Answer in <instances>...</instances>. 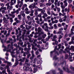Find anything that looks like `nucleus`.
<instances>
[{"label": "nucleus", "instance_id": "1", "mask_svg": "<svg viewBox=\"0 0 74 74\" xmlns=\"http://www.w3.org/2000/svg\"><path fill=\"white\" fill-rule=\"evenodd\" d=\"M12 46H13V45L12 44L10 46V45H8V47L7 48V47L5 46L4 45H2V47L4 48V49H3L4 52H5V51H7V52H10L11 53V55L13 58L15 57V58L17 59L15 60L16 62L14 65V67H15V66H16L19 64V62H18V58H17V56L16 57V56L13 55V53H14V51H11V48H12V49H13V47H12Z\"/></svg>", "mask_w": 74, "mask_h": 74}, {"label": "nucleus", "instance_id": "2", "mask_svg": "<svg viewBox=\"0 0 74 74\" xmlns=\"http://www.w3.org/2000/svg\"><path fill=\"white\" fill-rule=\"evenodd\" d=\"M29 67L30 65L24 66L23 67V69L24 71L25 70L26 71H30V72H33L32 69L31 68H29Z\"/></svg>", "mask_w": 74, "mask_h": 74}, {"label": "nucleus", "instance_id": "3", "mask_svg": "<svg viewBox=\"0 0 74 74\" xmlns=\"http://www.w3.org/2000/svg\"><path fill=\"white\" fill-rule=\"evenodd\" d=\"M22 35V34L21 33H19L18 35L17 36V40H19V42L18 43V45H23V42H22V41L21 40V37H20V38L18 39V38H19V36H21Z\"/></svg>", "mask_w": 74, "mask_h": 74}, {"label": "nucleus", "instance_id": "4", "mask_svg": "<svg viewBox=\"0 0 74 74\" xmlns=\"http://www.w3.org/2000/svg\"><path fill=\"white\" fill-rule=\"evenodd\" d=\"M69 50L70 51H73V52L74 51V46H72L71 47V48H69V47H66V49H65V51L66 52H69V51H68L67 50Z\"/></svg>", "mask_w": 74, "mask_h": 74}, {"label": "nucleus", "instance_id": "5", "mask_svg": "<svg viewBox=\"0 0 74 74\" xmlns=\"http://www.w3.org/2000/svg\"><path fill=\"white\" fill-rule=\"evenodd\" d=\"M63 70L65 72H67L68 73H71V71H70L68 69V66H65L63 67Z\"/></svg>", "mask_w": 74, "mask_h": 74}, {"label": "nucleus", "instance_id": "6", "mask_svg": "<svg viewBox=\"0 0 74 74\" xmlns=\"http://www.w3.org/2000/svg\"><path fill=\"white\" fill-rule=\"evenodd\" d=\"M23 0H21V1H17V3L18 5H19V8H21L22 6L23 5Z\"/></svg>", "mask_w": 74, "mask_h": 74}, {"label": "nucleus", "instance_id": "7", "mask_svg": "<svg viewBox=\"0 0 74 74\" xmlns=\"http://www.w3.org/2000/svg\"><path fill=\"white\" fill-rule=\"evenodd\" d=\"M23 32L22 33L23 34L21 38L22 40H23V41H24V36H25L24 35L25 34L26 32V30L25 29H23Z\"/></svg>", "mask_w": 74, "mask_h": 74}, {"label": "nucleus", "instance_id": "8", "mask_svg": "<svg viewBox=\"0 0 74 74\" xmlns=\"http://www.w3.org/2000/svg\"><path fill=\"white\" fill-rule=\"evenodd\" d=\"M74 36H73L71 37V42H69V44L70 45H71V44H74Z\"/></svg>", "mask_w": 74, "mask_h": 74}, {"label": "nucleus", "instance_id": "9", "mask_svg": "<svg viewBox=\"0 0 74 74\" xmlns=\"http://www.w3.org/2000/svg\"><path fill=\"white\" fill-rule=\"evenodd\" d=\"M42 63V61L40 59H38L37 60V64H41Z\"/></svg>", "mask_w": 74, "mask_h": 74}, {"label": "nucleus", "instance_id": "10", "mask_svg": "<svg viewBox=\"0 0 74 74\" xmlns=\"http://www.w3.org/2000/svg\"><path fill=\"white\" fill-rule=\"evenodd\" d=\"M24 12H25L23 10L21 11L20 12V14H22V16L23 18V19H25V14L24 13Z\"/></svg>", "mask_w": 74, "mask_h": 74}, {"label": "nucleus", "instance_id": "11", "mask_svg": "<svg viewBox=\"0 0 74 74\" xmlns=\"http://www.w3.org/2000/svg\"><path fill=\"white\" fill-rule=\"evenodd\" d=\"M5 68L7 69V71L8 73V74H10V73L11 72V71L10 70V68H9V66H7L5 67Z\"/></svg>", "mask_w": 74, "mask_h": 74}, {"label": "nucleus", "instance_id": "12", "mask_svg": "<svg viewBox=\"0 0 74 74\" xmlns=\"http://www.w3.org/2000/svg\"><path fill=\"white\" fill-rule=\"evenodd\" d=\"M29 60L26 59L25 61V66H30V64H29Z\"/></svg>", "mask_w": 74, "mask_h": 74}, {"label": "nucleus", "instance_id": "13", "mask_svg": "<svg viewBox=\"0 0 74 74\" xmlns=\"http://www.w3.org/2000/svg\"><path fill=\"white\" fill-rule=\"evenodd\" d=\"M48 29H49V27L48 26H46L45 27V28L44 30L46 32H51V31H49Z\"/></svg>", "mask_w": 74, "mask_h": 74}, {"label": "nucleus", "instance_id": "14", "mask_svg": "<svg viewBox=\"0 0 74 74\" xmlns=\"http://www.w3.org/2000/svg\"><path fill=\"white\" fill-rule=\"evenodd\" d=\"M3 19H10V17L8 16V14H6L5 16H4L3 17Z\"/></svg>", "mask_w": 74, "mask_h": 74}, {"label": "nucleus", "instance_id": "15", "mask_svg": "<svg viewBox=\"0 0 74 74\" xmlns=\"http://www.w3.org/2000/svg\"><path fill=\"white\" fill-rule=\"evenodd\" d=\"M48 43H46L45 45V47H44V48H43V47H42V49H47L48 48Z\"/></svg>", "mask_w": 74, "mask_h": 74}, {"label": "nucleus", "instance_id": "16", "mask_svg": "<svg viewBox=\"0 0 74 74\" xmlns=\"http://www.w3.org/2000/svg\"><path fill=\"white\" fill-rule=\"evenodd\" d=\"M41 31H42V29L40 27H39L38 28V33H40L41 32Z\"/></svg>", "mask_w": 74, "mask_h": 74}, {"label": "nucleus", "instance_id": "17", "mask_svg": "<svg viewBox=\"0 0 74 74\" xmlns=\"http://www.w3.org/2000/svg\"><path fill=\"white\" fill-rule=\"evenodd\" d=\"M52 5V3L49 2L48 3H46L45 4V6L46 7H48V6H51Z\"/></svg>", "mask_w": 74, "mask_h": 74}, {"label": "nucleus", "instance_id": "18", "mask_svg": "<svg viewBox=\"0 0 74 74\" xmlns=\"http://www.w3.org/2000/svg\"><path fill=\"white\" fill-rule=\"evenodd\" d=\"M27 6V4H23L22 6L23 7L21 8L22 10H25V8H26Z\"/></svg>", "mask_w": 74, "mask_h": 74}, {"label": "nucleus", "instance_id": "19", "mask_svg": "<svg viewBox=\"0 0 74 74\" xmlns=\"http://www.w3.org/2000/svg\"><path fill=\"white\" fill-rule=\"evenodd\" d=\"M32 49H34V50L35 51H37V49H38L37 48L35 47L34 46V45L32 44Z\"/></svg>", "mask_w": 74, "mask_h": 74}, {"label": "nucleus", "instance_id": "20", "mask_svg": "<svg viewBox=\"0 0 74 74\" xmlns=\"http://www.w3.org/2000/svg\"><path fill=\"white\" fill-rule=\"evenodd\" d=\"M57 35H55L53 36V39L52 40L53 41H55L56 40V38H57Z\"/></svg>", "mask_w": 74, "mask_h": 74}, {"label": "nucleus", "instance_id": "21", "mask_svg": "<svg viewBox=\"0 0 74 74\" xmlns=\"http://www.w3.org/2000/svg\"><path fill=\"white\" fill-rule=\"evenodd\" d=\"M63 3L64 4V5L65 7H67V5H68V3L67 2V1L64 0L63 1Z\"/></svg>", "mask_w": 74, "mask_h": 74}, {"label": "nucleus", "instance_id": "22", "mask_svg": "<svg viewBox=\"0 0 74 74\" xmlns=\"http://www.w3.org/2000/svg\"><path fill=\"white\" fill-rule=\"evenodd\" d=\"M24 50L25 51H27V52H26V55H27L28 54H29V50H27V47L25 48Z\"/></svg>", "mask_w": 74, "mask_h": 74}, {"label": "nucleus", "instance_id": "23", "mask_svg": "<svg viewBox=\"0 0 74 74\" xmlns=\"http://www.w3.org/2000/svg\"><path fill=\"white\" fill-rule=\"evenodd\" d=\"M64 10L65 12H67V13H69L70 12V8H68V9H67V8H65Z\"/></svg>", "mask_w": 74, "mask_h": 74}, {"label": "nucleus", "instance_id": "24", "mask_svg": "<svg viewBox=\"0 0 74 74\" xmlns=\"http://www.w3.org/2000/svg\"><path fill=\"white\" fill-rule=\"evenodd\" d=\"M25 58H24L23 59H20L19 61L21 62H25Z\"/></svg>", "mask_w": 74, "mask_h": 74}, {"label": "nucleus", "instance_id": "25", "mask_svg": "<svg viewBox=\"0 0 74 74\" xmlns=\"http://www.w3.org/2000/svg\"><path fill=\"white\" fill-rule=\"evenodd\" d=\"M51 15H54V16H57L58 14H55V13H54V12H53V11H51Z\"/></svg>", "mask_w": 74, "mask_h": 74}, {"label": "nucleus", "instance_id": "26", "mask_svg": "<svg viewBox=\"0 0 74 74\" xmlns=\"http://www.w3.org/2000/svg\"><path fill=\"white\" fill-rule=\"evenodd\" d=\"M66 21V19H60L59 20V21L60 22H65Z\"/></svg>", "mask_w": 74, "mask_h": 74}, {"label": "nucleus", "instance_id": "27", "mask_svg": "<svg viewBox=\"0 0 74 74\" xmlns=\"http://www.w3.org/2000/svg\"><path fill=\"white\" fill-rule=\"evenodd\" d=\"M32 56L30 58V59H31V60H32V59H33V58H34V56H35V55L34 54H32Z\"/></svg>", "mask_w": 74, "mask_h": 74}, {"label": "nucleus", "instance_id": "28", "mask_svg": "<svg viewBox=\"0 0 74 74\" xmlns=\"http://www.w3.org/2000/svg\"><path fill=\"white\" fill-rule=\"evenodd\" d=\"M55 41V42H53V45H54V47H55V45L58 44V42L57 41Z\"/></svg>", "mask_w": 74, "mask_h": 74}, {"label": "nucleus", "instance_id": "29", "mask_svg": "<svg viewBox=\"0 0 74 74\" xmlns=\"http://www.w3.org/2000/svg\"><path fill=\"white\" fill-rule=\"evenodd\" d=\"M3 21H4V23H7L8 22V21L6 19H3Z\"/></svg>", "mask_w": 74, "mask_h": 74}, {"label": "nucleus", "instance_id": "30", "mask_svg": "<svg viewBox=\"0 0 74 74\" xmlns=\"http://www.w3.org/2000/svg\"><path fill=\"white\" fill-rule=\"evenodd\" d=\"M37 5L35 3H34V4H33L32 8H31V10L32 9H34V8H36V5Z\"/></svg>", "mask_w": 74, "mask_h": 74}, {"label": "nucleus", "instance_id": "31", "mask_svg": "<svg viewBox=\"0 0 74 74\" xmlns=\"http://www.w3.org/2000/svg\"><path fill=\"white\" fill-rule=\"evenodd\" d=\"M5 6H7V10H8V9L9 8V7H10V3H7L5 5Z\"/></svg>", "mask_w": 74, "mask_h": 74}, {"label": "nucleus", "instance_id": "32", "mask_svg": "<svg viewBox=\"0 0 74 74\" xmlns=\"http://www.w3.org/2000/svg\"><path fill=\"white\" fill-rule=\"evenodd\" d=\"M62 45H63V43H62V44H59L58 45V49H60L61 48V46Z\"/></svg>", "mask_w": 74, "mask_h": 74}, {"label": "nucleus", "instance_id": "33", "mask_svg": "<svg viewBox=\"0 0 74 74\" xmlns=\"http://www.w3.org/2000/svg\"><path fill=\"white\" fill-rule=\"evenodd\" d=\"M44 34V32H40V33H39V35H38V37H40L41 36V34Z\"/></svg>", "mask_w": 74, "mask_h": 74}, {"label": "nucleus", "instance_id": "34", "mask_svg": "<svg viewBox=\"0 0 74 74\" xmlns=\"http://www.w3.org/2000/svg\"><path fill=\"white\" fill-rule=\"evenodd\" d=\"M67 51H69V52H68V51H66L67 52H68V53H69V55H70V56H73V54H74V53H70V50H69V49L67 50Z\"/></svg>", "mask_w": 74, "mask_h": 74}, {"label": "nucleus", "instance_id": "35", "mask_svg": "<svg viewBox=\"0 0 74 74\" xmlns=\"http://www.w3.org/2000/svg\"><path fill=\"white\" fill-rule=\"evenodd\" d=\"M45 10H42L41 11V13L42 15H44L45 14Z\"/></svg>", "mask_w": 74, "mask_h": 74}, {"label": "nucleus", "instance_id": "36", "mask_svg": "<svg viewBox=\"0 0 74 74\" xmlns=\"http://www.w3.org/2000/svg\"><path fill=\"white\" fill-rule=\"evenodd\" d=\"M69 60L70 62H73V60L72 59V57L71 56H70L69 58Z\"/></svg>", "mask_w": 74, "mask_h": 74}, {"label": "nucleus", "instance_id": "37", "mask_svg": "<svg viewBox=\"0 0 74 74\" xmlns=\"http://www.w3.org/2000/svg\"><path fill=\"white\" fill-rule=\"evenodd\" d=\"M37 69H41V70H42V68H41V65L37 66Z\"/></svg>", "mask_w": 74, "mask_h": 74}, {"label": "nucleus", "instance_id": "38", "mask_svg": "<svg viewBox=\"0 0 74 74\" xmlns=\"http://www.w3.org/2000/svg\"><path fill=\"white\" fill-rule=\"evenodd\" d=\"M19 49L20 50H21V51H22L21 52V53H23L24 52L23 51V49L21 47H19Z\"/></svg>", "mask_w": 74, "mask_h": 74}, {"label": "nucleus", "instance_id": "39", "mask_svg": "<svg viewBox=\"0 0 74 74\" xmlns=\"http://www.w3.org/2000/svg\"><path fill=\"white\" fill-rule=\"evenodd\" d=\"M44 20H45V21H48V22L49 23H50L51 22V20H48V19H44Z\"/></svg>", "mask_w": 74, "mask_h": 74}, {"label": "nucleus", "instance_id": "40", "mask_svg": "<svg viewBox=\"0 0 74 74\" xmlns=\"http://www.w3.org/2000/svg\"><path fill=\"white\" fill-rule=\"evenodd\" d=\"M7 64L8 66H10V67L12 65V64L11 63V62H8V63Z\"/></svg>", "mask_w": 74, "mask_h": 74}, {"label": "nucleus", "instance_id": "41", "mask_svg": "<svg viewBox=\"0 0 74 74\" xmlns=\"http://www.w3.org/2000/svg\"><path fill=\"white\" fill-rule=\"evenodd\" d=\"M42 38H45V37H47V35L46 34H44L42 36Z\"/></svg>", "mask_w": 74, "mask_h": 74}, {"label": "nucleus", "instance_id": "42", "mask_svg": "<svg viewBox=\"0 0 74 74\" xmlns=\"http://www.w3.org/2000/svg\"><path fill=\"white\" fill-rule=\"evenodd\" d=\"M59 15L60 16H57V18L58 19L59 18H60V17H61V15H62V13H59Z\"/></svg>", "mask_w": 74, "mask_h": 74}, {"label": "nucleus", "instance_id": "43", "mask_svg": "<svg viewBox=\"0 0 74 74\" xmlns=\"http://www.w3.org/2000/svg\"><path fill=\"white\" fill-rule=\"evenodd\" d=\"M13 8V6H9V7L8 9L10 10H12V9Z\"/></svg>", "mask_w": 74, "mask_h": 74}, {"label": "nucleus", "instance_id": "44", "mask_svg": "<svg viewBox=\"0 0 74 74\" xmlns=\"http://www.w3.org/2000/svg\"><path fill=\"white\" fill-rule=\"evenodd\" d=\"M54 71H53V73H51V72H47L46 74H55L54 73Z\"/></svg>", "mask_w": 74, "mask_h": 74}, {"label": "nucleus", "instance_id": "45", "mask_svg": "<svg viewBox=\"0 0 74 74\" xmlns=\"http://www.w3.org/2000/svg\"><path fill=\"white\" fill-rule=\"evenodd\" d=\"M49 38H50V36H48V37L46 39V41H48L49 40Z\"/></svg>", "mask_w": 74, "mask_h": 74}, {"label": "nucleus", "instance_id": "46", "mask_svg": "<svg viewBox=\"0 0 74 74\" xmlns=\"http://www.w3.org/2000/svg\"><path fill=\"white\" fill-rule=\"evenodd\" d=\"M29 41L30 42H32L33 41V40H32V38L30 37L29 38Z\"/></svg>", "mask_w": 74, "mask_h": 74}, {"label": "nucleus", "instance_id": "47", "mask_svg": "<svg viewBox=\"0 0 74 74\" xmlns=\"http://www.w3.org/2000/svg\"><path fill=\"white\" fill-rule=\"evenodd\" d=\"M53 26H54V28L55 29H56L58 28V26L56 25V24H54L53 25Z\"/></svg>", "mask_w": 74, "mask_h": 74}, {"label": "nucleus", "instance_id": "48", "mask_svg": "<svg viewBox=\"0 0 74 74\" xmlns=\"http://www.w3.org/2000/svg\"><path fill=\"white\" fill-rule=\"evenodd\" d=\"M41 41H42L43 43H46L47 42L46 40L45 41V39H42L41 40Z\"/></svg>", "mask_w": 74, "mask_h": 74}, {"label": "nucleus", "instance_id": "49", "mask_svg": "<svg viewBox=\"0 0 74 74\" xmlns=\"http://www.w3.org/2000/svg\"><path fill=\"white\" fill-rule=\"evenodd\" d=\"M67 1L69 4H71L73 2V0H67Z\"/></svg>", "mask_w": 74, "mask_h": 74}, {"label": "nucleus", "instance_id": "50", "mask_svg": "<svg viewBox=\"0 0 74 74\" xmlns=\"http://www.w3.org/2000/svg\"><path fill=\"white\" fill-rule=\"evenodd\" d=\"M34 3H35L36 4H38V0H34Z\"/></svg>", "mask_w": 74, "mask_h": 74}, {"label": "nucleus", "instance_id": "51", "mask_svg": "<svg viewBox=\"0 0 74 74\" xmlns=\"http://www.w3.org/2000/svg\"><path fill=\"white\" fill-rule=\"evenodd\" d=\"M38 17H40V18H42V16H41V14L40 13L39 14H38Z\"/></svg>", "mask_w": 74, "mask_h": 74}, {"label": "nucleus", "instance_id": "52", "mask_svg": "<svg viewBox=\"0 0 74 74\" xmlns=\"http://www.w3.org/2000/svg\"><path fill=\"white\" fill-rule=\"evenodd\" d=\"M39 5H40V7H42V6L43 5H44V4H43V3H39Z\"/></svg>", "mask_w": 74, "mask_h": 74}, {"label": "nucleus", "instance_id": "53", "mask_svg": "<svg viewBox=\"0 0 74 74\" xmlns=\"http://www.w3.org/2000/svg\"><path fill=\"white\" fill-rule=\"evenodd\" d=\"M53 26H50L49 27V29L50 30H52V29H53Z\"/></svg>", "mask_w": 74, "mask_h": 74}, {"label": "nucleus", "instance_id": "54", "mask_svg": "<svg viewBox=\"0 0 74 74\" xmlns=\"http://www.w3.org/2000/svg\"><path fill=\"white\" fill-rule=\"evenodd\" d=\"M58 58L56 57V56L54 57L53 58V60H57Z\"/></svg>", "mask_w": 74, "mask_h": 74}, {"label": "nucleus", "instance_id": "55", "mask_svg": "<svg viewBox=\"0 0 74 74\" xmlns=\"http://www.w3.org/2000/svg\"><path fill=\"white\" fill-rule=\"evenodd\" d=\"M33 5V4L32 3L31 5H29V8H32V5Z\"/></svg>", "mask_w": 74, "mask_h": 74}, {"label": "nucleus", "instance_id": "56", "mask_svg": "<svg viewBox=\"0 0 74 74\" xmlns=\"http://www.w3.org/2000/svg\"><path fill=\"white\" fill-rule=\"evenodd\" d=\"M37 69H34V71H33L34 73H36V72H37Z\"/></svg>", "mask_w": 74, "mask_h": 74}, {"label": "nucleus", "instance_id": "57", "mask_svg": "<svg viewBox=\"0 0 74 74\" xmlns=\"http://www.w3.org/2000/svg\"><path fill=\"white\" fill-rule=\"evenodd\" d=\"M10 6H12V5H13L14 4V2H10Z\"/></svg>", "mask_w": 74, "mask_h": 74}, {"label": "nucleus", "instance_id": "58", "mask_svg": "<svg viewBox=\"0 0 74 74\" xmlns=\"http://www.w3.org/2000/svg\"><path fill=\"white\" fill-rule=\"evenodd\" d=\"M62 31H58L57 33V34H61L62 33Z\"/></svg>", "mask_w": 74, "mask_h": 74}, {"label": "nucleus", "instance_id": "59", "mask_svg": "<svg viewBox=\"0 0 74 74\" xmlns=\"http://www.w3.org/2000/svg\"><path fill=\"white\" fill-rule=\"evenodd\" d=\"M30 11H27L25 12V13L27 14H30Z\"/></svg>", "mask_w": 74, "mask_h": 74}, {"label": "nucleus", "instance_id": "60", "mask_svg": "<svg viewBox=\"0 0 74 74\" xmlns=\"http://www.w3.org/2000/svg\"><path fill=\"white\" fill-rule=\"evenodd\" d=\"M36 58H35L34 59V61L33 62V63H36Z\"/></svg>", "mask_w": 74, "mask_h": 74}, {"label": "nucleus", "instance_id": "61", "mask_svg": "<svg viewBox=\"0 0 74 74\" xmlns=\"http://www.w3.org/2000/svg\"><path fill=\"white\" fill-rule=\"evenodd\" d=\"M38 51V50L37 51H36L35 53L36 55H38L39 53V52Z\"/></svg>", "mask_w": 74, "mask_h": 74}, {"label": "nucleus", "instance_id": "62", "mask_svg": "<svg viewBox=\"0 0 74 74\" xmlns=\"http://www.w3.org/2000/svg\"><path fill=\"white\" fill-rule=\"evenodd\" d=\"M61 7L62 9H64L66 7L64 5H63V6H62Z\"/></svg>", "mask_w": 74, "mask_h": 74}, {"label": "nucleus", "instance_id": "63", "mask_svg": "<svg viewBox=\"0 0 74 74\" xmlns=\"http://www.w3.org/2000/svg\"><path fill=\"white\" fill-rule=\"evenodd\" d=\"M70 69H71L72 70V71H73L74 70V68L72 66H71L70 67Z\"/></svg>", "mask_w": 74, "mask_h": 74}, {"label": "nucleus", "instance_id": "64", "mask_svg": "<svg viewBox=\"0 0 74 74\" xmlns=\"http://www.w3.org/2000/svg\"><path fill=\"white\" fill-rule=\"evenodd\" d=\"M42 9H40V8H38V11L39 12H40V11H42Z\"/></svg>", "mask_w": 74, "mask_h": 74}]
</instances>
